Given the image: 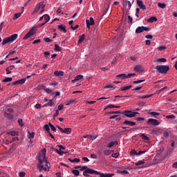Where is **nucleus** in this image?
Returning a JSON list of instances; mask_svg holds the SVG:
<instances>
[{
    "mask_svg": "<svg viewBox=\"0 0 177 177\" xmlns=\"http://www.w3.org/2000/svg\"><path fill=\"white\" fill-rule=\"evenodd\" d=\"M140 138L143 140H147V142H149L150 140V139H149V137H147L146 135H145V133H142L140 134Z\"/></svg>",
    "mask_w": 177,
    "mask_h": 177,
    "instance_id": "25",
    "label": "nucleus"
},
{
    "mask_svg": "<svg viewBox=\"0 0 177 177\" xmlns=\"http://www.w3.org/2000/svg\"><path fill=\"white\" fill-rule=\"evenodd\" d=\"M119 156H120V153H112V155H111V156H112L113 158H117Z\"/></svg>",
    "mask_w": 177,
    "mask_h": 177,
    "instance_id": "52",
    "label": "nucleus"
},
{
    "mask_svg": "<svg viewBox=\"0 0 177 177\" xmlns=\"http://www.w3.org/2000/svg\"><path fill=\"white\" fill-rule=\"evenodd\" d=\"M53 150H55V151H57V153H58V154H59L60 156H63V154H64V151H62V149L59 150L57 149H55L54 148H53Z\"/></svg>",
    "mask_w": 177,
    "mask_h": 177,
    "instance_id": "31",
    "label": "nucleus"
},
{
    "mask_svg": "<svg viewBox=\"0 0 177 177\" xmlns=\"http://www.w3.org/2000/svg\"><path fill=\"white\" fill-rule=\"evenodd\" d=\"M73 103H75V100H71L68 101L67 103L66 104V106H70V104H71Z\"/></svg>",
    "mask_w": 177,
    "mask_h": 177,
    "instance_id": "45",
    "label": "nucleus"
},
{
    "mask_svg": "<svg viewBox=\"0 0 177 177\" xmlns=\"http://www.w3.org/2000/svg\"><path fill=\"white\" fill-rule=\"evenodd\" d=\"M81 80H84V75H77L74 80H72V82L74 83L76 81H81Z\"/></svg>",
    "mask_w": 177,
    "mask_h": 177,
    "instance_id": "18",
    "label": "nucleus"
},
{
    "mask_svg": "<svg viewBox=\"0 0 177 177\" xmlns=\"http://www.w3.org/2000/svg\"><path fill=\"white\" fill-rule=\"evenodd\" d=\"M136 75V73H129L127 75V78H132L133 77H135Z\"/></svg>",
    "mask_w": 177,
    "mask_h": 177,
    "instance_id": "44",
    "label": "nucleus"
},
{
    "mask_svg": "<svg viewBox=\"0 0 177 177\" xmlns=\"http://www.w3.org/2000/svg\"><path fill=\"white\" fill-rule=\"evenodd\" d=\"M147 125H160V122H158L156 119L150 118L148 120Z\"/></svg>",
    "mask_w": 177,
    "mask_h": 177,
    "instance_id": "7",
    "label": "nucleus"
},
{
    "mask_svg": "<svg viewBox=\"0 0 177 177\" xmlns=\"http://www.w3.org/2000/svg\"><path fill=\"white\" fill-rule=\"evenodd\" d=\"M4 115L6 118H8V120H13L14 115L12 114H10L9 113L5 112Z\"/></svg>",
    "mask_w": 177,
    "mask_h": 177,
    "instance_id": "20",
    "label": "nucleus"
},
{
    "mask_svg": "<svg viewBox=\"0 0 177 177\" xmlns=\"http://www.w3.org/2000/svg\"><path fill=\"white\" fill-rule=\"evenodd\" d=\"M148 23H154V21H157V17H151L148 20Z\"/></svg>",
    "mask_w": 177,
    "mask_h": 177,
    "instance_id": "24",
    "label": "nucleus"
},
{
    "mask_svg": "<svg viewBox=\"0 0 177 177\" xmlns=\"http://www.w3.org/2000/svg\"><path fill=\"white\" fill-rule=\"evenodd\" d=\"M131 6H132V4L131 3V1H126V6L124 7V10H126V12H129V10H131Z\"/></svg>",
    "mask_w": 177,
    "mask_h": 177,
    "instance_id": "16",
    "label": "nucleus"
},
{
    "mask_svg": "<svg viewBox=\"0 0 177 177\" xmlns=\"http://www.w3.org/2000/svg\"><path fill=\"white\" fill-rule=\"evenodd\" d=\"M113 151H111V150H109V149H105L104 151V153L105 154V156H110V154L111 153H113Z\"/></svg>",
    "mask_w": 177,
    "mask_h": 177,
    "instance_id": "34",
    "label": "nucleus"
},
{
    "mask_svg": "<svg viewBox=\"0 0 177 177\" xmlns=\"http://www.w3.org/2000/svg\"><path fill=\"white\" fill-rule=\"evenodd\" d=\"M155 70L160 74H167L169 71V66L168 65H158L155 67Z\"/></svg>",
    "mask_w": 177,
    "mask_h": 177,
    "instance_id": "2",
    "label": "nucleus"
},
{
    "mask_svg": "<svg viewBox=\"0 0 177 177\" xmlns=\"http://www.w3.org/2000/svg\"><path fill=\"white\" fill-rule=\"evenodd\" d=\"M58 30H60V31H63V32H67V30L66 29V26L64 25H59Z\"/></svg>",
    "mask_w": 177,
    "mask_h": 177,
    "instance_id": "21",
    "label": "nucleus"
},
{
    "mask_svg": "<svg viewBox=\"0 0 177 177\" xmlns=\"http://www.w3.org/2000/svg\"><path fill=\"white\" fill-rule=\"evenodd\" d=\"M17 122L20 127H24V123H23V119H18Z\"/></svg>",
    "mask_w": 177,
    "mask_h": 177,
    "instance_id": "39",
    "label": "nucleus"
},
{
    "mask_svg": "<svg viewBox=\"0 0 177 177\" xmlns=\"http://www.w3.org/2000/svg\"><path fill=\"white\" fill-rule=\"evenodd\" d=\"M143 31H150V28L147 26H139L136 30V34H140Z\"/></svg>",
    "mask_w": 177,
    "mask_h": 177,
    "instance_id": "6",
    "label": "nucleus"
},
{
    "mask_svg": "<svg viewBox=\"0 0 177 177\" xmlns=\"http://www.w3.org/2000/svg\"><path fill=\"white\" fill-rule=\"evenodd\" d=\"M15 52H16V48H13V50H11L9 53V55H15Z\"/></svg>",
    "mask_w": 177,
    "mask_h": 177,
    "instance_id": "61",
    "label": "nucleus"
},
{
    "mask_svg": "<svg viewBox=\"0 0 177 177\" xmlns=\"http://www.w3.org/2000/svg\"><path fill=\"white\" fill-rule=\"evenodd\" d=\"M175 150V149L174 148H169L165 154V158H169V156H171V154H172V153H174V151Z\"/></svg>",
    "mask_w": 177,
    "mask_h": 177,
    "instance_id": "12",
    "label": "nucleus"
},
{
    "mask_svg": "<svg viewBox=\"0 0 177 177\" xmlns=\"http://www.w3.org/2000/svg\"><path fill=\"white\" fill-rule=\"evenodd\" d=\"M12 81H13V78L6 77L3 80V82H12Z\"/></svg>",
    "mask_w": 177,
    "mask_h": 177,
    "instance_id": "33",
    "label": "nucleus"
},
{
    "mask_svg": "<svg viewBox=\"0 0 177 177\" xmlns=\"http://www.w3.org/2000/svg\"><path fill=\"white\" fill-rule=\"evenodd\" d=\"M149 114H151V115H153L154 117H156V115H160V113L156 111L149 112Z\"/></svg>",
    "mask_w": 177,
    "mask_h": 177,
    "instance_id": "43",
    "label": "nucleus"
},
{
    "mask_svg": "<svg viewBox=\"0 0 177 177\" xmlns=\"http://www.w3.org/2000/svg\"><path fill=\"white\" fill-rule=\"evenodd\" d=\"M123 125H128L129 127H135V125H136V122L129 120H125L124 122H123Z\"/></svg>",
    "mask_w": 177,
    "mask_h": 177,
    "instance_id": "13",
    "label": "nucleus"
},
{
    "mask_svg": "<svg viewBox=\"0 0 177 177\" xmlns=\"http://www.w3.org/2000/svg\"><path fill=\"white\" fill-rule=\"evenodd\" d=\"M43 17H44V20L46 21L45 23H48V21H49V20H50V17H49V15H43Z\"/></svg>",
    "mask_w": 177,
    "mask_h": 177,
    "instance_id": "29",
    "label": "nucleus"
},
{
    "mask_svg": "<svg viewBox=\"0 0 177 177\" xmlns=\"http://www.w3.org/2000/svg\"><path fill=\"white\" fill-rule=\"evenodd\" d=\"M34 34H35V28H32L29 32L25 35V37H24V39H28V38H30V37H32V35H34Z\"/></svg>",
    "mask_w": 177,
    "mask_h": 177,
    "instance_id": "8",
    "label": "nucleus"
},
{
    "mask_svg": "<svg viewBox=\"0 0 177 177\" xmlns=\"http://www.w3.org/2000/svg\"><path fill=\"white\" fill-rule=\"evenodd\" d=\"M133 71L136 73H140L142 71H143V66H142L141 65H137L134 67Z\"/></svg>",
    "mask_w": 177,
    "mask_h": 177,
    "instance_id": "15",
    "label": "nucleus"
},
{
    "mask_svg": "<svg viewBox=\"0 0 177 177\" xmlns=\"http://www.w3.org/2000/svg\"><path fill=\"white\" fill-rule=\"evenodd\" d=\"M26 176V172L22 171L19 173V177H24Z\"/></svg>",
    "mask_w": 177,
    "mask_h": 177,
    "instance_id": "63",
    "label": "nucleus"
},
{
    "mask_svg": "<svg viewBox=\"0 0 177 177\" xmlns=\"http://www.w3.org/2000/svg\"><path fill=\"white\" fill-rule=\"evenodd\" d=\"M48 125H49L51 131H53V132H56V127H55V126H53V124H52V123L49 122Z\"/></svg>",
    "mask_w": 177,
    "mask_h": 177,
    "instance_id": "35",
    "label": "nucleus"
},
{
    "mask_svg": "<svg viewBox=\"0 0 177 177\" xmlns=\"http://www.w3.org/2000/svg\"><path fill=\"white\" fill-rule=\"evenodd\" d=\"M163 136L165 138H168V136H169V133L168 131H165L163 133Z\"/></svg>",
    "mask_w": 177,
    "mask_h": 177,
    "instance_id": "59",
    "label": "nucleus"
},
{
    "mask_svg": "<svg viewBox=\"0 0 177 177\" xmlns=\"http://www.w3.org/2000/svg\"><path fill=\"white\" fill-rule=\"evenodd\" d=\"M89 174V173H88L87 172V170H84V171H83V175L84 176H86V177H89V176H91L89 174Z\"/></svg>",
    "mask_w": 177,
    "mask_h": 177,
    "instance_id": "53",
    "label": "nucleus"
},
{
    "mask_svg": "<svg viewBox=\"0 0 177 177\" xmlns=\"http://www.w3.org/2000/svg\"><path fill=\"white\" fill-rule=\"evenodd\" d=\"M57 127L58 128V129L60 131V132H62V133H66V135H70V133H71V128H66L64 129H63V128L57 126Z\"/></svg>",
    "mask_w": 177,
    "mask_h": 177,
    "instance_id": "9",
    "label": "nucleus"
},
{
    "mask_svg": "<svg viewBox=\"0 0 177 177\" xmlns=\"http://www.w3.org/2000/svg\"><path fill=\"white\" fill-rule=\"evenodd\" d=\"M50 56V53L49 51H46V52L44 53V57L48 58V57H49Z\"/></svg>",
    "mask_w": 177,
    "mask_h": 177,
    "instance_id": "51",
    "label": "nucleus"
},
{
    "mask_svg": "<svg viewBox=\"0 0 177 177\" xmlns=\"http://www.w3.org/2000/svg\"><path fill=\"white\" fill-rule=\"evenodd\" d=\"M73 175H75V176H78L80 175V171L75 169V170H73L72 171Z\"/></svg>",
    "mask_w": 177,
    "mask_h": 177,
    "instance_id": "42",
    "label": "nucleus"
},
{
    "mask_svg": "<svg viewBox=\"0 0 177 177\" xmlns=\"http://www.w3.org/2000/svg\"><path fill=\"white\" fill-rule=\"evenodd\" d=\"M114 145H115V142H114V141H112L108 144L107 147H109V148L113 147V146H114Z\"/></svg>",
    "mask_w": 177,
    "mask_h": 177,
    "instance_id": "50",
    "label": "nucleus"
},
{
    "mask_svg": "<svg viewBox=\"0 0 177 177\" xmlns=\"http://www.w3.org/2000/svg\"><path fill=\"white\" fill-rule=\"evenodd\" d=\"M8 135H11V136H17L19 135V132L17 131H10L8 133Z\"/></svg>",
    "mask_w": 177,
    "mask_h": 177,
    "instance_id": "26",
    "label": "nucleus"
},
{
    "mask_svg": "<svg viewBox=\"0 0 177 177\" xmlns=\"http://www.w3.org/2000/svg\"><path fill=\"white\" fill-rule=\"evenodd\" d=\"M109 114H121V112L120 111H111V112H109Z\"/></svg>",
    "mask_w": 177,
    "mask_h": 177,
    "instance_id": "57",
    "label": "nucleus"
},
{
    "mask_svg": "<svg viewBox=\"0 0 177 177\" xmlns=\"http://www.w3.org/2000/svg\"><path fill=\"white\" fill-rule=\"evenodd\" d=\"M123 115L122 117L124 118H127L128 117L129 118H132V117H136V114H139L138 112H132V111H124L122 113Z\"/></svg>",
    "mask_w": 177,
    "mask_h": 177,
    "instance_id": "5",
    "label": "nucleus"
},
{
    "mask_svg": "<svg viewBox=\"0 0 177 177\" xmlns=\"http://www.w3.org/2000/svg\"><path fill=\"white\" fill-rule=\"evenodd\" d=\"M15 65H11L10 66H8L6 68L9 69L10 71V70H13V68H15Z\"/></svg>",
    "mask_w": 177,
    "mask_h": 177,
    "instance_id": "64",
    "label": "nucleus"
},
{
    "mask_svg": "<svg viewBox=\"0 0 177 177\" xmlns=\"http://www.w3.org/2000/svg\"><path fill=\"white\" fill-rule=\"evenodd\" d=\"M145 164V160H139L138 162L135 163L136 167H139V165H143Z\"/></svg>",
    "mask_w": 177,
    "mask_h": 177,
    "instance_id": "36",
    "label": "nucleus"
},
{
    "mask_svg": "<svg viewBox=\"0 0 177 177\" xmlns=\"http://www.w3.org/2000/svg\"><path fill=\"white\" fill-rule=\"evenodd\" d=\"M43 39L45 41V42H52V39L48 37H44Z\"/></svg>",
    "mask_w": 177,
    "mask_h": 177,
    "instance_id": "54",
    "label": "nucleus"
},
{
    "mask_svg": "<svg viewBox=\"0 0 177 177\" xmlns=\"http://www.w3.org/2000/svg\"><path fill=\"white\" fill-rule=\"evenodd\" d=\"M45 9V6L44 3L40 2L39 3L35 8V10H33L32 15H35L36 13H38V11L40 10V14L42 15L44 13Z\"/></svg>",
    "mask_w": 177,
    "mask_h": 177,
    "instance_id": "4",
    "label": "nucleus"
},
{
    "mask_svg": "<svg viewBox=\"0 0 177 177\" xmlns=\"http://www.w3.org/2000/svg\"><path fill=\"white\" fill-rule=\"evenodd\" d=\"M20 16H21V13H20V12L15 13L14 15V20H17V19H19V17H20Z\"/></svg>",
    "mask_w": 177,
    "mask_h": 177,
    "instance_id": "38",
    "label": "nucleus"
},
{
    "mask_svg": "<svg viewBox=\"0 0 177 177\" xmlns=\"http://www.w3.org/2000/svg\"><path fill=\"white\" fill-rule=\"evenodd\" d=\"M46 149H43V154L39 157V165H37V168L40 171H49V168H50V163L48 162L46 160Z\"/></svg>",
    "mask_w": 177,
    "mask_h": 177,
    "instance_id": "1",
    "label": "nucleus"
},
{
    "mask_svg": "<svg viewBox=\"0 0 177 177\" xmlns=\"http://www.w3.org/2000/svg\"><path fill=\"white\" fill-rule=\"evenodd\" d=\"M87 172L90 174V175H99L100 171H95L93 169H86Z\"/></svg>",
    "mask_w": 177,
    "mask_h": 177,
    "instance_id": "14",
    "label": "nucleus"
},
{
    "mask_svg": "<svg viewBox=\"0 0 177 177\" xmlns=\"http://www.w3.org/2000/svg\"><path fill=\"white\" fill-rule=\"evenodd\" d=\"M130 154H131V156H138V152L135 149H132L130 151Z\"/></svg>",
    "mask_w": 177,
    "mask_h": 177,
    "instance_id": "40",
    "label": "nucleus"
},
{
    "mask_svg": "<svg viewBox=\"0 0 177 177\" xmlns=\"http://www.w3.org/2000/svg\"><path fill=\"white\" fill-rule=\"evenodd\" d=\"M2 32H3V22H1L0 25V34H2Z\"/></svg>",
    "mask_w": 177,
    "mask_h": 177,
    "instance_id": "48",
    "label": "nucleus"
},
{
    "mask_svg": "<svg viewBox=\"0 0 177 177\" xmlns=\"http://www.w3.org/2000/svg\"><path fill=\"white\" fill-rule=\"evenodd\" d=\"M54 75H56V77H60V75L63 77V75H64V72L62 71H55L54 72Z\"/></svg>",
    "mask_w": 177,
    "mask_h": 177,
    "instance_id": "19",
    "label": "nucleus"
},
{
    "mask_svg": "<svg viewBox=\"0 0 177 177\" xmlns=\"http://www.w3.org/2000/svg\"><path fill=\"white\" fill-rule=\"evenodd\" d=\"M25 82H26V79L24 78V79H21L19 80H17L15 82H12V85H17V84L23 85V84H24Z\"/></svg>",
    "mask_w": 177,
    "mask_h": 177,
    "instance_id": "17",
    "label": "nucleus"
},
{
    "mask_svg": "<svg viewBox=\"0 0 177 177\" xmlns=\"http://www.w3.org/2000/svg\"><path fill=\"white\" fill-rule=\"evenodd\" d=\"M136 120L138 122H142V121H145V118H138Z\"/></svg>",
    "mask_w": 177,
    "mask_h": 177,
    "instance_id": "62",
    "label": "nucleus"
},
{
    "mask_svg": "<svg viewBox=\"0 0 177 177\" xmlns=\"http://www.w3.org/2000/svg\"><path fill=\"white\" fill-rule=\"evenodd\" d=\"M63 107H64V105H63V104H60L59 106H58V111H61V110H63Z\"/></svg>",
    "mask_w": 177,
    "mask_h": 177,
    "instance_id": "55",
    "label": "nucleus"
},
{
    "mask_svg": "<svg viewBox=\"0 0 177 177\" xmlns=\"http://www.w3.org/2000/svg\"><path fill=\"white\" fill-rule=\"evenodd\" d=\"M137 5L140 7L141 10H146V6L143 3L142 0H137Z\"/></svg>",
    "mask_w": 177,
    "mask_h": 177,
    "instance_id": "11",
    "label": "nucleus"
},
{
    "mask_svg": "<svg viewBox=\"0 0 177 177\" xmlns=\"http://www.w3.org/2000/svg\"><path fill=\"white\" fill-rule=\"evenodd\" d=\"M116 77H117V78H120V80H125L127 78V74H125V73H122V74L118 75Z\"/></svg>",
    "mask_w": 177,
    "mask_h": 177,
    "instance_id": "23",
    "label": "nucleus"
},
{
    "mask_svg": "<svg viewBox=\"0 0 177 177\" xmlns=\"http://www.w3.org/2000/svg\"><path fill=\"white\" fill-rule=\"evenodd\" d=\"M85 41V34L79 36L78 44H82Z\"/></svg>",
    "mask_w": 177,
    "mask_h": 177,
    "instance_id": "22",
    "label": "nucleus"
},
{
    "mask_svg": "<svg viewBox=\"0 0 177 177\" xmlns=\"http://www.w3.org/2000/svg\"><path fill=\"white\" fill-rule=\"evenodd\" d=\"M45 88H46V86H44V85H39L37 87V91H41L42 89L45 90Z\"/></svg>",
    "mask_w": 177,
    "mask_h": 177,
    "instance_id": "41",
    "label": "nucleus"
},
{
    "mask_svg": "<svg viewBox=\"0 0 177 177\" xmlns=\"http://www.w3.org/2000/svg\"><path fill=\"white\" fill-rule=\"evenodd\" d=\"M158 6L161 8V9H165L167 5L164 3H158Z\"/></svg>",
    "mask_w": 177,
    "mask_h": 177,
    "instance_id": "30",
    "label": "nucleus"
},
{
    "mask_svg": "<svg viewBox=\"0 0 177 177\" xmlns=\"http://www.w3.org/2000/svg\"><path fill=\"white\" fill-rule=\"evenodd\" d=\"M167 62V59L165 58H159L157 59L158 63H165Z\"/></svg>",
    "mask_w": 177,
    "mask_h": 177,
    "instance_id": "37",
    "label": "nucleus"
},
{
    "mask_svg": "<svg viewBox=\"0 0 177 177\" xmlns=\"http://www.w3.org/2000/svg\"><path fill=\"white\" fill-rule=\"evenodd\" d=\"M145 38H147V39H153V35H147L145 36Z\"/></svg>",
    "mask_w": 177,
    "mask_h": 177,
    "instance_id": "60",
    "label": "nucleus"
},
{
    "mask_svg": "<svg viewBox=\"0 0 177 177\" xmlns=\"http://www.w3.org/2000/svg\"><path fill=\"white\" fill-rule=\"evenodd\" d=\"M53 104V102H52V100H49L48 102L47 103V105L50 107H52Z\"/></svg>",
    "mask_w": 177,
    "mask_h": 177,
    "instance_id": "58",
    "label": "nucleus"
},
{
    "mask_svg": "<svg viewBox=\"0 0 177 177\" xmlns=\"http://www.w3.org/2000/svg\"><path fill=\"white\" fill-rule=\"evenodd\" d=\"M120 174H121L122 175H127L129 174V172L128 171V170H123V171H120Z\"/></svg>",
    "mask_w": 177,
    "mask_h": 177,
    "instance_id": "49",
    "label": "nucleus"
},
{
    "mask_svg": "<svg viewBox=\"0 0 177 177\" xmlns=\"http://www.w3.org/2000/svg\"><path fill=\"white\" fill-rule=\"evenodd\" d=\"M131 88H132V86L130 85V86H126L124 87H121L120 90L122 91H128L129 89H131Z\"/></svg>",
    "mask_w": 177,
    "mask_h": 177,
    "instance_id": "28",
    "label": "nucleus"
},
{
    "mask_svg": "<svg viewBox=\"0 0 177 177\" xmlns=\"http://www.w3.org/2000/svg\"><path fill=\"white\" fill-rule=\"evenodd\" d=\"M49 125H48V124H46V125H44V129L47 131V132H50V129L49 128Z\"/></svg>",
    "mask_w": 177,
    "mask_h": 177,
    "instance_id": "47",
    "label": "nucleus"
},
{
    "mask_svg": "<svg viewBox=\"0 0 177 177\" xmlns=\"http://www.w3.org/2000/svg\"><path fill=\"white\" fill-rule=\"evenodd\" d=\"M166 118L167 120H171L175 118V115L174 114L166 115Z\"/></svg>",
    "mask_w": 177,
    "mask_h": 177,
    "instance_id": "46",
    "label": "nucleus"
},
{
    "mask_svg": "<svg viewBox=\"0 0 177 177\" xmlns=\"http://www.w3.org/2000/svg\"><path fill=\"white\" fill-rule=\"evenodd\" d=\"M69 160V161L71 162H80V161H81L80 160V158H74V159H71V158H69L68 159Z\"/></svg>",
    "mask_w": 177,
    "mask_h": 177,
    "instance_id": "32",
    "label": "nucleus"
},
{
    "mask_svg": "<svg viewBox=\"0 0 177 177\" xmlns=\"http://www.w3.org/2000/svg\"><path fill=\"white\" fill-rule=\"evenodd\" d=\"M86 24L87 28H91V26H93L95 24V20H93V17H90V20H86Z\"/></svg>",
    "mask_w": 177,
    "mask_h": 177,
    "instance_id": "10",
    "label": "nucleus"
},
{
    "mask_svg": "<svg viewBox=\"0 0 177 177\" xmlns=\"http://www.w3.org/2000/svg\"><path fill=\"white\" fill-rule=\"evenodd\" d=\"M164 49H167V47L165 46H160L158 48V50H160V52L164 50Z\"/></svg>",
    "mask_w": 177,
    "mask_h": 177,
    "instance_id": "56",
    "label": "nucleus"
},
{
    "mask_svg": "<svg viewBox=\"0 0 177 177\" xmlns=\"http://www.w3.org/2000/svg\"><path fill=\"white\" fill-rule=\"evenodd\" d=\"M17 39V34H13L10 37L3 39L1 45L3 46V45H6L8 44H12V42H15Z\"/></svg>",
    "mask_w": 177,
    "mask_h": 177,
    "instance_id": "3",
    "label": "nucleus"
},
{
    "mask_svg": "<svg viewBox=\"0 0 177 177\" xmlns=\"http://www.w3.org/2000/svg\"><path fill=\"white\" fill-rule=\"evenodd\" d=\"M54 50H56V52H60L62 50V47L57 44H55Z\"/></svg>",
    "mask_w": 177,
    "mask_h": 177,
    "instance_id": "27",
    "label": "nucleus"
}]
</instances>
